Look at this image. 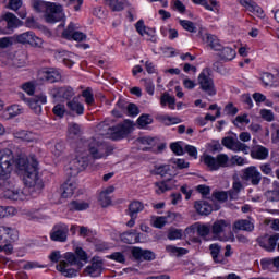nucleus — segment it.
Here are the masks:
<instances>
[{
  "label": "nucleus",
  "instance_id": "1",
  "mask_svg": "<svg viewBox=\"0 0 279 279\" xmlns=\"http://www.w3.org/2000/svg\"><path fill=\"white\" fill-rule=\"evenodd\" d=\"M14 165L23 175L25 186L36 189V191H43L45 184H43V180L38 178V160L36 159V156L31 155L27 157L25 155H21L14 159V154L12 150H1L0 178H2V180H8L12 173V170L14 169Z\"/></svg>",
  "mask_w": 279,
  "mask_h": 279
},
{
  "label": "nucleus",
  "instance_id": "2",
  "mask_svg": "<svg viewBox=\"0 0 279 279\" xmlns=\"http://www.w3.org/2000/svg\"><path fill=\"white\" fill-rule=\"evenodd\" d=\"M63 258L64 260L57 265V271H60L65 278H75L88 263V254L82 247H76L74 253H65Z\"/></svg>",
  "mask_w": 279,
  "mask_h": 279
},
{
  "label": "nucleus",
  "instance_id": "3",
  "mask_svg": "<svg viewBox=\"0 0 279 279\" xmlns=\"http://www.w3.org/2000/svg\"><path fill=\"white\" fill-rule=\"evenodd\" d=\"M112 120H105L100 122L98 129L106 138L111 141H121L132 132L133 123L131 120H124L121 123L113 124Z\"/></svg>",
  "mask_w": 279,
  "mask_h": 279
},
{
  "label": "nucleus",
  "instance_id": "4",
  "mask_svg": "<svg viewBox=\"0 0 279 279\" xmlns=\"http://www.w3.org/2000/svg\"><path fill=\"white\" fill-rule=\"evenodd\" d=\"M31 7L35 12H48L45 14L46 23H58L64 19V9L62 4L56 2H46L43 0H31Z\"/></svg>",
  "mask_w": 279,
  "mask_h": 279
},
{
  "label": "nucleus",
  "instance_id": "5",
  "mask_svg": "<svg viewBox=\"0 0 279 279\" xmlns=\"http://www.w3.org/2000/svg\"><path fill=\"white\" fill-rule=\"evenodd\" d=\"M78 147L83 149L86 154V149H88L89 155L94 160H101V158H108L110 156L111 148L107 143L99 142L96 138H90L87 141H80L77 143Z\"/></svg>",
  "mask_w": 279,
  "mask_h": 279
},
{
  "label": "nucleus",
  "instance_id": "6",
  "mask_svg": "<svg viewBox=\"0 0 279 279\" xmlns=\"http://www.w3.org/2000/svg\"><path fill=\"white\" fill-rule=\"evenodd\" d=\"M88 167V154L84 151L77 144L76 156L66 166L69 174L72 177L78 175L81 171H84Z\"/></svg>",
  "mask_w": 279,
  "mask_h": 279
},
{
  "label": "nucleus",
  "instance_id": "7",
  "mask_svg": "<svg viewBox=\"0 0 279 279\" xmlns=\"http://www.w3.org/2000/svg\"><path fill=\"white\" fill-rule=\"evenodd\" d=\"M211 232L217 241H230L232 239V225L228 220H216L211 226Z\"/></svg>",
  "mask_w": 279,
  "mask_h": 279
},
{
  "label": "nucleus",
  "instance_id": "8",
  "mask_svg": "<svg viewBox=\"0 0 279 279\" xmlns=\"http://www.w3.org/2000/svg\"><path fill=\"white\" fill-rule=\"evenodd\" d=\"M203 162L209 171H219L221 168L230 167V157L227 154H219L216 157L204 155Z\"/></svg>",
  "mask_w": 279,
  "mask_h": 279
},
{
  "label": "nucleus",
  "instance_id": "9",
  "mask_svg": "<svg viewBox=\"0 0 279 279\" xmlns=\"http://www.w3.org/2000/svg\"><path fill=\"white\" fill-rule=\"evenodd\" d=\"M197 80L204 93H207V95H210V96L217 95V89H215V82L210 76V69L208 68L203 69Z\"/></svg>",
  "mask_w": 279,
  "mask_h": 279
},
{
  "label": "nucleus",
  "instance_id": "10",
  "mask_svg": "<svg viewBox=\"0 0 279 279\" xmlns=\"http://www.w3.org/2000/svg\"><path fill=\"white\" fill-rule=\"evenodd\" d=\"M43 190H36L35 187H29L26 185V187L22 190H4L3 197L5 199H12L13 202H24V199H27L28 193H40Z\"/></svg>",
  "mask_w": 279,
  "mask_h": 279
},
{
  "label": "nucleus",
  "instance_id": "11",
  "mask_svg": "<svg viewBox=\"0 0 279 279\" xmlns=\"http://www.w3.org/2000/svg\"><path fill=\"white\" fill-rule=\"evenodd\" d=\"M14 40L20 45H29L31 47H43V38L36 36V33L32 31L14 35Z\"/></svg>",
  "mask_w": 279,
  "mask_h": 279
},
{
  "label": "nucleus",
  "instance_id": "12",
  "mask_svg": "<svg viewBox=\"0 0 279 279\" xmlns=\"http://www.w3.org/2000/svg\"><path fill=\"white\" fill-rule=\"evenodd\" d=\"M38 77L41 82L56 84V82H60V80H62V73H60V70L56 68H46L39 71Z\"/></svg>",
  "mask_w": 279,
  "mask_h": 279
},
{
  "label": "nucleus",
  "instance_id": "13",
  "mask_svg": "<svg viewBox=\"0 0 279 279\" xmlns=\"http://www.w3.org/2000/svg\"><path fill=\"white\" fill-rule=\"evenodd\" d=\"M242 180L250 182L253 186H258L260 180H263V175L260 174V171H258V168L251 166L243 170Z\"/></svg>",
  "mask_w": 279,
  "mask_h": 279
},
{
  "label": "nucleus",
  "instance_id": "14",
  "mask_svg": "<svg viewBox=\"0 0 279 279\" xmlns=\"http://www.w3.org/2000/svg\"><path fill=\"white\" fill-rule=\"evenodd\" d=\"M69 236V226L60 222L54 225L50 233L51 241H57L59 243H66Z\"/></svg>",
  "mask_w": 279,
  "mask_h": 279
},
{
  "label": "nucleus",
  "instance_id": "15",
  "mask_svg": "<svg viewBox=\"0 0 279 279\" xmlns=\"http://www.w3.org/2000/svg\"><path fill=\"white\" fill-rule=\"evenodd\" d=\"M221 143L223 147L230 149L231 151H243V154H247V151H250V146L241 143L240 141L234 140V137L231 136L223 137Z\"/></svg>",
  "mask_w": 279,
  "mask_h": 279
},
{
  "label": "nucleus",
  "instance_id": "16",
  "mask_svg": "<svg viewBox=\"0 0 279 279\" xmlns=\"http://www.w3.org/2000/svg\"><path fill=\"white\" fill-rule=\"evenodd\" d=\"M19 241V231L12 227L0 226V243Z\"/></svg>",
  "mask_w": 279,
  "mask_h": 279
},
{
  "label": "nucleus",
  "instance_id": "17",
  "mask_svg": "<svg viewBox=\"0 0 279 279\" xmlns=\"http://www.w3.org/2000/svg\"><path fill=\"white\" fill-rule=\"evenodd\" d=\"M77 25L70 23L65 31H63V38L68 40H76V43H82L86 38V34L77 31Z\"/></svg>",
  "mask_w": 279,
  "mask_h": 279
},
{
  "label": "nucleus",
  "instance_id": "18",
  "mask_svg": "<svg viewBox=\"0 0 279 279\" xmlns=\"http://www.w3.org/2000/svg\"><path fill=\"white\" fill-rule=\"evenodd\" d=\"M278 240H279V233H275L270 236H264L259 239V245L260 247L266 250V252H274V250H276L278 245Z\"/></svg>",
  "mask_w": 279,
  "mask_h": 279
},
{
  "label": "nucleus",
  "instance_id": "19",
  "mask_svg": "<svg viewBox=\"0 0 279 279\" xmlns=\"http://www.w3.org/2000/svg\"><path fill=\"white\" fill-rule=\"evenodd\" d=\"M131 254L135 260H155L156 254L151 251L143 250L141 247H133Z\"/></svg>",
  "mask_w": 279,
  "mask_h": 279
},
{
  "label": "nucleus",
  "instance_id": "20",
  "mask_svg": "<svg viewBox=\"0 0 279 279\" xmlns=\"http://www.w3.org/2000/svg\"><path fill=\"white\" fill-rule=\"evenodd\" d=\"M50 95L56 99L62 97L63 99H71L75 95L73 87H54L50 89Z\"/></svg>",
  "mask_w": 279,
  "mask_h": 279
},
{
  "label": "nucleus",
  "instance_id": "21",
  "mask_svg": "<svg viewBox=\"0 0 279 279\" xmlns=\"http://www.w3.org/2000/svg\"><path fill=\"white\" fill-rule=\"evenodd\" d=\"M210 225H204L196 222L195 225H192L191 227L185 229V232L189 234V232H197L198 236H202V239H206L208 234H210Z\"/></svg>",
  "mask_w": 279,
  "mask_h": 279
},
{
  "label": "nucleus",
  "instance_id": "22",
  "mask_svg": "<svg viewBox=\"0 0 279 279\" xmlns=\"http://www.w3.org/2000/svg\"><path fill=\"white\" fill-rule=\"evenodd\" d=\"M251 157L254 160H267L269 158V148L263 145H255L251 149Z\"/></svg>",
  "mask_w": 279,
  "mask_h": 279
},
{
  "label": "nucleus",
  "instance_id": "23",
  "mask_svg": "<svg viewBox=\"0 0 279 279\" xmlns=\"http://www.w3.org/2000/svg\"><path fill=\"white\" fill-rule=\"evenodd\" d=\"M23 107L20 105H11L7 107L2 113L1 117L4 119V121H10V119H14V117H19V114H23Z\"/></svg>",
  "mask_w": 279,
  "mask_h": 279
},
{
  "label": "nucleus",
  "instance_id": "24",
  "mask_svg": "<svg viewBox=\"0 0 279 279\" xmlns=\"http://www.w3.org/2000/svg\"><path fill=\"white\" fill-rule=\"evenodd\" d=\"M240 4L243 5L245 10H247L255 16H259V19H262V16H265V13L263 12V8H260L258 4H256V2L252 0H240Z\"/></svg>",
  "mask_w": 279,
  "mask_h": 279
},
{
  "label": "nucleus",
  "instance_id": "25",
  "mask_svg": "<svg viewBox=\"0 0 279 279\" xmlns=\"http://www.w3.org/2000/svg\"><path fill=\"white\" fill-rule=\"evenodd\" d=\"M175 186V180L168 179L163 181H159L155 183V193L157 195H162V193H167V191H171Z\"/></svg>",
  "mask_w": 279,
  "mask_h": 279
},
{
  "label": "nucleus",
  "instance_id": "26",
  "mask_svg": "<svg viewBox=\"0 0 279 279\" xmlns=\"http://www.w3.org/2000/svg\"><path fill=\"white\" fill-rule=\"evenodd\" d=\"M105 5H107L111 12H123V10L130 5V2L128 0H105Z\"/></svg>",
  "mask_w": 279,
  "mask_h": 279
},
{
  "label": "nucleus",
  "instance_id": "27",
  "mask_svg": "<svg viewBox=\"0 0 279 279\" xmlns=\"http://www.w3.org/2000/svg\"><path fill=\"white\" fill-rule=\"evenodd\" d=\"M76 189H77V183L75 181L69 180L61 185V196L64 199H69V197H73Z\"/></svg>",
  "mask_w": 279,
  "mask_h": 279
},
{
  "label": "nucleus",
  "instance_id": "28",
  "mask_svg": "<svg viewBox=\"0 0 279 279\" xmlns=\"http://www.w3.org/2000/svg\"><path fill=\"white\" fill-rule=\"evenodd\" d=\"M66 108L70 114H77V117H82V114H84V105L76 98L68 101Z\"/></svg>",
  "mask_w": 279,
  "mask_h": 279
},
{
  "label": "nucleus",
  "instance_id": "29",
  "mask_svg": "<svg viewBox=\"0 0 279 279\" xmlns=\"http://www.w3.org/2000/svg\"><path fill=\"white\" fill-rule=\"evenodd\" d=\"M194 208L198 215H210L213 213V205L208 201H196Z\"/></svg>",
  "mask_w": 279,
  "mask_h": 279
},
{
  "label": "nucleus",
  "instance_id": "30",
  "mask_svg": "<svg viewBox=\"0 0 279 279\" xmlns=\"http://www.w3.org/2000/svg\"><path fill=\"white\" fill-rule=\"evenodd\" d=\"M210 255L214 262L223 264L226 263V258L221 254V246L217 243L209 245Z\"/></svg>",
  "mask_w": 279,
  "mask_h": 279
},
{
  "label": "nucleus",
  "instance_id": "31",
  "mask_svg": "<svg viewBox=\"0 0 279 279\" xmlns=\"http://www.w3.org/2000/svg\"><path fill=\"white\" fill-rule=\"evenodd\" d=\"M84 276H90L92 278H98L101 276V262H94L87 266L84 270Z\"/></svg>",
  "mask_w": 279,
  "mask_h": 279
},
{
  "label": "nucleus",
  "instance_id": "32",
  "mask_svg": "<svg viewBox=\"0 0 279 279\" xmlns=\"http://www.w3.org/2000/svg\"><path fill=\"white\" fill-rule=\"evenodd\" d=\"M2 21H4L7 29H9V32H11V29H16V27H19L21 23V20H19V17H16L14 13L4 14Z\"/></svg>",
  "mask_w": 279,
  "mask_h": 279
},
{
  "label": "nucleus",
  "instance_id": "33",
  "mask_svg": "<svg viewBox=\"0 0 279 279\" xmlns=\"http://www.w3.org/2000/svg\"><path fill=\"white\" fill-rule=\"evenodd\" d=\"M205 43L213 49L214 51H221L222 46L219 41V38L216 35L210 33L205 34Z\"/></svg>",
  "mask_w": 279,
  "mask_h": 279
},
{
  "label": "nucleus",
  "instance_id": "34",
  "mask_svg": "<svg viewBox=\"0 0 279 279\" xmlns=\"http://www.w3.org/2000/svg\"><path fill=\"white\" fill-rule=\"evenodd\" d=\"M114 193V186L110 185L105 191H102L99 195V202L101 204L102 208H106L107 206H110L112 204V199L110 198V194Z\"/></svg>",
  "mask_w": 279,
  "mask_h": 279
},
{
  "label": "nucleus",
  "instance_id": "35",
  "mask_svg": "<svg viewBox=\"0 0 279 279\" xmlns=\"http://www.w3.org/2000/svg\"><path fill=\"white\" fill-rule=\"evenodd\" d=\"M161 108H168L170 110H175V97L169 95V93H163L160 97Z\"/></svg>",
  "mask_w": 279,
  "mask_h": 279
},
{
  "label": "nucleus",
  "instance_id": "36",
  "mask_svg": "<svg viewBox=\"0 0 279 279\" xmlns=\"http://www.w3.org/2000/svg\"><path fill=\"white\" fill-rule=\"evenodd\" d=\"M235 230H243L244 232H252L254 230V222L247 219H241L234 222Z\"/></svg>",
  "mask_w": 279,
  "mask_h": 279
},
{
  "label": "nucleus",
  "instance_id": "37",
  "mask_svg": "<svg viewBox=\"0 0 279 279\" xmlns=\"http://www.w3.org/2000/svg\"><path fill=\"white\" fill-rule=\"evenodd\" d=\"M14 138H20V141H25L26 143H34L36 141V135L29 131H17L13 133Z\"/></svg>",
  "mask_w": 279,
  "mask_h": 279
},
{
  "label": "nucleus",
  "instance_id": "38",
  "mask_svg": "<svg viewBox=\"0 0 279 279\" xmlns=\"http://www.w3.org/2000/svg\"><path fill=\"white\" fill-rule=\"evenodd\" d=\"M120 239L123 243H128L129 245L138 243V234L136 233V231L124 232L120 235Z\"/></svg>",
  "mask_w": 279,
  "mask_h": 279
},
{
  "label": "nucleus",
  "instance_id": "39",
  "mask_svg": "<svg viewBox=\"0 0 279 279\" xmlns=\"http://www.w3.org/2000/svg\"><path fill=\"white\" fill-rule=\"evenodd\" d=\"M144 209H145V205H143L142 202L133 201L129 205V215L130 217H137L138 213H143Z\"/></svg>",
  "mask_w": 279,
  "mask_h": 279
},
{
  "label": "nucleus",
  "instance_id": "40",
  "mask_svg": "<svg viewBox=\"0 0 279 279\" xmlns=\"http://www.w3.org/2000/svg\"><path fill=\"white\" fill-rule=\"evenodd\" d=\"M166 252H168L170 256H184L189 254V251L186 248L177 247L174 245H167Z\"/></svg>",
  "mask_w": 279,
  "mask_h": 279
},
{
  "label": "nucleus",
  "instance_id": "41",
  "mask_svg": "<svg viewBox=\"0 0 279 279\" xmlns=\"http://www.w3.org/2000/svg\"><path fill=\"white\" fill-rule=\"evenodd\" d=\"M17 210L13 206H0V219H5L7 217H14Z\"/></svg>",
  "mask_w": 279,
  "mask_h": 279
},
{
  "label": "nucleus",
  "instance_id": "42",
  "mask_svg": "<svg viewBox=\"0 0 279 279\" xmlns=\"http://www.w3.org/2000/svg\"><path fill=\"white\" fill-rule=\"evenodd\" d=\"M220 58L227 61L234 60L236 58V50L230 47L221 48Z\"/></svg>",
  "mask_w": 279,
  "mask_h": 279
},
{
  "label": "nucleus",
  "instance_id": "43",
  "mask_svg": "<svg viewBox=\"0 0 279 279\" xmlns=\"http://www.w3.org/2000/svg\"><path fill=\"white\" fill-rule=\"evenodd\" d=\"M179 24L185 32H190V34H196L197 33V25L189 20H179Z\"/></svg>",
  "mask_w": 279,
  "mask_h": 279
},
{
  "label": "nucleus",
  "instance_id": "44",
  "mask_svg": "<svg viewBox=\"0 0 279 279\" xmlns=\"http://www.w3.org/2000/svg\"><path fill=\"white\" fill-rule=\"evenodd\" d=\"M260 80L262 83L265 87L270 86V87H276L278 86L275 82H274V74L269 73V72H264L260 74Z\"/></svg>",
  "mask_w": 279,
  "mask_h": 279
},
{
  "label": "nucleus",
  "instance_id": "45",
  "mask_svg": "<svg viewBox=\"0 0 279 279\" xmlns=\"http://www.w3.org/2000/svg\"><path fill=\"white\" fill-rule=\"evenodd\" d=\"M151 123H154V119L149 114H142L137 119V125L141 129L147 128V125H151Z\"/></svg>",
  "mask_w": 279,
  "mask_h": 279
},
{
  "label": "nucleus",
  "instance_id": "46",
  "mask_svg": "<svg viewBox=\"0 0 279 279\" xmlns=\"http://www.w3.org/2000/svg\"><path fill=\"white\" fill-rule=\"evenodd\" d=\"M161 121L163 125H178V123H182V119L170 116H162Z\"/></svg>",
  "mask_w": 279,
  "mask_h": 279
},
{
  "label": "nucleus",
  "instance_id": "47",
  "mask_svg": "<svg viewBox=\"0 0 279 279\" xmlns=\"http://www.w3.org/2000/svg\"><path fill=\"white\" fill-rule=\"evenodd\" d=\"M27 104L35 114H40V112H43V106L35 98L28 99Z\"/></svg>",
  "mask_w": 279,
  "mask_h": 279
},
{
  "label": "nucleus",
  "instance_id": "48",
  "mask_svg": "<svg viewBox=\"0 0 279 279\" xmlns=\"http://www.w3.org/2000/svg\"><path fill=\"white\" fill-rule=\"evenodd\" d=\"M71 210H86L89 208V204L83 201H74L70 204Z\"/></svg>",
  "mask_w": 279,
  "mask_h": 279
},
{
  "label": "nucleus",
  "instance_id": "49",
  "mask_svg": "<svg viewBox=\"0 0 279 279\" xmlns=\"http://www.w3.org/2000/svg\"><path fill=\"white\" fill-rule=\"evenodd\" d=\"M52 112L54 117H59V119H62L64 114H66V107L63 104H57L52 108Z\"/></svg>",
  "mask_w": 279,
  "mask_h": 279
},
{
  "label": "nucleus",
  "instance_id": "50",
  "mask_svg": "<svg viewBox=\"0 0 279 279\" xmlns=\"http://www.w3.org/2000/svg\"><path fill=\"white\" fill-rule=\"evenodd\" d=\"M69 136L73 138V136H80L82 134V129L77 123H70L68 126Z\"/></svg>",
  "mask_w": 279,
  "mask_h": 279
},
{
  "label": "nucleus",
  "instance_id": "51",
  "mask_svg": "<svg viewBox=\"0 0 279 279\" xmlns=\"http://www.w3.org/2000/svg\"><path fill=\"white\" fill-rule=\"evenodd\" d=\"M82 97H84L85 104H87V106H93V104H95V97L93 96V89L87 88V89L83 90Z\"/></svg>",
  "mask_w": 279,
  "mask_h": 279
},
{
  "label": "nucleus",
  "instance_id": "52",
  "mask_svg": "<svg viewBox=\"0 0 279 279\" xmlns=\"http://www.w3.org/2000/svg\"><path fill=\"white\" fill-rule=\"evenodd\" d=\"M15 39L14 36L13 37H2L0 38V49H8L10 47H12V45H14Z\"/></svg>",
  "mask_w": 279,
  "mask_h": 279
},
{
  "label": "nucleus",
  "instance_id": "53",
  "mask_svg": "<svg viewBox=\"0 0 279 279\" xmlns=\"http://www.w3.org/2000/svg\"><path fill=\"white\" fill-rule=\"evenodd\" d=\"M259 114H260L262 119H264V121H267L268 123H271V121H274V119H275L274 111H271L269 109H262L259 111Z\"/></svg>",
  "mask_w": 279,
  "mask_h": 279
},
{
  "label": "nucleus",
  "instance_id": "54",
  "mask_svg": "<svg viewBox=\"0 0 279 279\" xmlns=\"http://www.w3.org/2000/svg\"><path fill=\"white\" fill-rule=\"evenodd\" d=\"M153 226L154 228H165L167 226V217L157 216L153 218Z\"/></svg>",
  "mask_w": 279,
  "mask_h": 279
},
{
  "label": "nucleus",
  "instance_id": "55",
  "mask_svg": "<svg viewBox=\"0 0 279 279\" xmlns=\"http://www.w3.org/2000/svg\"><path fill=\"white\" fill-rule=\"evenodd\" d=\"M182 238V230L181 229H170L168 232L169 241H177L178 239Z\"/></svg>",
  "mask_w": 279,
  "mask_h": 279
},
{
  "label": "nucleus",
  "instance_id": "56",
  "mask_svg": "<svg viewBox=\"0 0 279 279\" xmlns=\"http://www.w3.org/2000/svg\"><path fill=\"white\" fill-rule=\"evenodd\" d=\"M233 123L234 125H250V118L247 113H244L242 116H238Z\"/></svg>",
  "mask_w": 279,
  "mask_h": 279
},
{
  "label": "nucleus",
  "instance_id": "57",
  "mask_svg": "<svg viewBox=\"0 0 279 279\" xmlns=\"http://www.w3.org/2000/svg\"><path fill=\"white\" fill-rule=\"evenodd\" d=\"M172 8L173 10L179 12V14H184L186 12V5H184V3H182V1L180 0H174L172 3Z\"/></svg>",
  "mask_w": 279,
  "mask_h": 279
},
{
  "label": "nucleus",
  "instance_id": "58",
  "mask_svg": "<svg viewBox=\"0 0 279 279\" xmlns=\"http://www.w3.org/2000/svg\"><path fill=\"white\" fill-rule=\"evenodd\" d=\"M170 149L173 151V154H175V156H184V148H182L178 142L172 143L170 145Z\"/></svg>",
  "mask_w": 279,
  "mask_h": 279
},
{
  "label": "nucleus",
  "instance_id": "59",
  "mask_svg": "<svg viewBox=\"0 0 279 279\" xmlns=\"http://www.w3.org/2000/svg\"><path fill=\"white\" fill-rule=\"evenodd\" d=\"M259 169L264 175H270L274 178V169L271 168V163H263L259 166Z\"/></svg>",
  "mask_w": 279,
  "mask_h": 279
},
{
  "label": "nucleus",
  "instance_id": "60",
  "mask_svg": "<svg viewBox=\"0 0 279 279\" xmlns=\"http://www.w3.org/2000/svg\"><path fill=\"white\" fill-rule=\"evenodd\" d=\"M63 153H64V143L62 142L57 143L52 149L53 156L58 158L59 156H62Z\"/></svg>",
  "mask_w": 279,
  "mask_h": 279
},
{
  "label": "nucleus",
  "instance_id": "61",
  "mask_svg": "<svg viewBox=\"0 0 279 279\" xmlns=\"http://www.w3.org/2000/svg\"><path fill=\"white\" fill-rule=\"evenodd\" d=\"M22 90H24V93H27V95H34L36 87L34 86V83L27 82L22 85Z\"/></svg>",
  "mask_w": 279,
  "mask_h": 279
},
{
  "label": "nucleus",
  "instance_id": "62",
  "mask_svg": "<svg viewBox=\"0 0 279 279\" xmlns=\"http://www.w3.org/2000/svg\"><path fill=\"white\" fill-rule=\"evenodd\" d=\"M172 165H175L177 169H189L190 166L184 159H172Z\"/></svg>",
  "mask_w": 279,
  "mask_h": 279
},
{
  "label": "nucleus",
  "instance_id": "63",
  "mask_svg": "<svg viewBox=\"0 0 279 279\" xmlns=\"http://www.w3.org/2000/svg\"><path fill=\"white\" fill-rule=\"evenodd\" d=\"M144 86L146 89V93H148V95H154L156 87L154 86V82H151V80H144Z\"/></svg>",
  "mask_w": 279,
  "mask_h": 279
},
{
  "label": "nucleus",
  "instance_id": "64",
  "mask_svg": "<svg viewBox=\"0 0 279 279\" xmlns=\"http://www.w3.org/2000/svg\"><path fill=\"white\" fill-rule=\"evenodd\" d=\"M225 112L227 114H230L231 117H234V114H236L239 112V109L236 107H234V104L229 102L226 107H225Z\"/></svg>",
  "mask_w": 279,
  "mask_h": 279
}]
</instances>
